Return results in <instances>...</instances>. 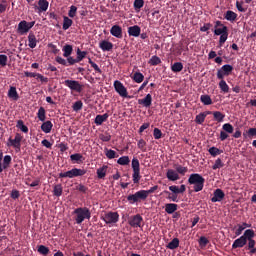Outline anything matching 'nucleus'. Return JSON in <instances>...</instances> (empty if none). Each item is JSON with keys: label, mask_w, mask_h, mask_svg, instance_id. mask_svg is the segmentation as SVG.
<instances>
[{"label": "nucleus", "mask_w": 256, "mask_h": 256, "mask_svg": "<svg viewBox=\"0 0 256 256\" xmlns=\"http://www.w3.org/2000/svg\"><path fill=\"white\" fill-rule=\"evenodd\" d=\"M255 238V231L252 229L245 230V234L243 236H240L238 239H235L233 241L232 248L233 250L239 249V248H245V251H249L250 255H255L256 253V242L254 240Z\"/></svg>", "instance_id": "nucleus-1"}, {"label": "nucleus", "mask_w": 256, "mask_h": 256, "mask_svg": "<svg viewBox=\"0 0 256 256\" xmlns=\"http://www.w3.org/2000/svg\"><path fill=\"white\" fill-rule=\"evenodd\" d=\"M117 163L120 166H127L130 164L132 168V184H140L142 176H140V161L137 160V158H132V160H130L129 157L123 156L118 158Z\"/></svg>", "instance_id": "nucleus-2"}, {"label": "nucleus", "mask_w": 256, "mask_h": 256, "mask_svg": "<svg viewBox=\"0 0 256 256\" xmlns=\"http://www.w3.org/2000/svg\"><path fill=\"white\" fill-rule=\"evenodd\" d=\"M88 53L86 51H81V49H76V58H73L71 56L68 57H64L61 58L60 56H57V58H55V61H57V64L65 66V67H69V66H73L74 64H78L81 61H83V59L86 58V55Z\"/></svg>", "instance_id": "nucleus-3"}, {"label": "nucleus", "mask_w": 256, "mask_h": 256, "mask_svg": "<svg viewBox=\"0 0 256 256\" xmlns=\"http://www.w3.org/2000/svg\"><path fill=\"white\" fill-rule=\"evenodd\" d=\"M213 35L221 36L218 38V47H222L225 41L228 40V27L223 25L221 21H216L213 25Z\"/></svg>", "instance_id": "nucleus-4"}, {"label": "nucleus", "mask_w": 256, "mask_h": 256, "mask_svg": "<svg viewBox=\"0 0 256 256\" xmlns=\"http://www.w3.org/2000/svg\"><path fill=\"white\" fill-rule=\"evenodd\" d=\"M186 182L191 185V188L194 189L195 193L201 192L203 190V184L206 183V179L201 176V174L193 173L189 175V179Z\"/></svg>", "instance_id": "nucleus-5"}, {"label": "nucleus", "mask_w": 256, "mask_h": 256, "mask_svg": "<svg viewBox=\"0 0 256 256\" xmlns=\"http://www.w3.org/2000/svg\"><path fill=\"white\" fill-rule=\"evenodd\" d=\"M74 215V221L76 222V225H81L84 220L91 219V211L86 207L74 209Z\"/></svg>", "instance_id": "nucleus-6"}, {"label": "nucleus", "mask_w": 256, "mask_h": 256, "mask_svg": "<svg viewBox=\"0 0 256 256\" xmlns=\"http://www.w3.org/2000/svg\"><path fill=\"white\" fill-rule=\"evenodd\" d=\"M172 193H170V192ZM169 191H164V194L167 195V199L172 202H179L178 198H176V195L182 194L186 191V186H169Z\"/></svg>", "instance_id": "nucleus-7"}, {"label": "nucleus", "mask_w": 256, "mask_h": 256, "mask_svg": "<svg viewBox=\"0 0 256 256\" xmlns=\"http://www.w3.org/2000/svg\"><path fill=\"white\" fill-rule=\"evenodd\" d=\"M120 215L118 212L109 211L101 215V220L106 223L109 227H113L118 223Z\"/></svg>", "instance_id": "nucleus-8"}, {"label": "nucleus", "mask_w": 256, "mask_h": 256, "mask_svg": "<svg viewBox=\"0 0 256 256\" xmlns=\"http://www.w3.org/2000/svg\"><path fill=\"white\" fill-rule=\"evenodd\" d=\"M83 175H86V170L71 168V170L69 171H66L64 173H59V178L73 179V178L83 177Z\"/></svg>", "instance_id": "nucleus-9"}, {"label": "nucleus", "mask_w": 256, "mask_h": 256, "mask_svg": "<svg viewBox=\"0 0 256 256\" xmlns=\"http://www.w3.org/2000/svg\"><path fill=\"white\" fill-rule=\"evenodd\" d=\"M34 27V21L27 22L25 20L20 21V23H17V34L19 35H26L27 33H32L29 32V30Z\"/></svg>", "instance_id": "nucleus-10"}, {"label": "nucleus", "mask_w": 256, "mask_h": 256, "mask_svg": "<svg viewBox=\"0 0 256 256\" xmlns=\"http://www.w3.org/2000/svg\"><path fill=\"white\" fill-rule=\"evenodd\" d=\"M148 196H149V193H134V194L128 195V197H126V199H128V203H130V205H132V204H137L140 202H145V200H147Z\"/></svg>", "instance_id": "nucleus-11"}, {"label": "nucleus", "mask_w": 256, "mask_h": 256, "mask_svg": "<svg viewBox=\"0 0 256 256\" xmlns=\"http://www.w3.org/2000/svg\"><path fill=\"white\" fill-rule=\"evenodd\" d=\"M21 142L22 135L17 133L15 134V138H8V144H6V146L14 148L15 152H20Z\"/></svg>", "instance_id": "nucleus-12"}, {"label": "nucleus", "mask_w": 256, "mask_h": 256, "mask_svg": "<svg viewBox=\"0 0 256 256\" xmlns=\"http://www.w3.org/2000/svg\"><path fill=\"white\" fill-rule=\"evenodd\" d=\"M230 73H233V66H230L229 64L223 65L218 69L216 78L218 80H223L224 77L230 76Z\"/></svg>", "instance_id": "nucleus-13"}, {"label": "nucleus", "mask_w": 256, "mask_h": 256, "mask_svg": "<svg viewBox=\"0 0 256 256\" xmlns=\"http://www.w3.org/2000/svg\"><path fill=\"white\" fill-rule=\"evenodd\" d=\"M64 86L76 93H81V91L83 90V86L76 80H64Z\"/></svg>", "instance_id": "nucleus-14"}, {"label": "nucleus", "mask_w": 256, "mask_h": 256, "mask_svg": "<svg viewBox=\"0 0 256 256\" xmlns=\"http://www.w3.org/2000/svg\"><path fill=\"white\" fill-rule=\"evenodd\" d=\"M113 88L115 89V93H118L120 97L127 98V89L119 80L113 82Z\"/></svg>", "instance_id": "nucleus-15"}, {"label": "nucleus", "mask_w": 256, "mask_h": 256, "mask_svg": "<svg viewBox=\"0 0 256 256\" xmlns=\"http://www.w3.org/2000/svg\"><path fill=\"white\" fill-rule=\"evenodd\" d=\"M128 225L132 228H142V216H140V214L130 216V218H128Z\"/></svg>", "instance_id": "nucleus-16"}, {"label": "nucleus", "mask_w": 256, "mask_h": 256, "mask_svg": "<svg viewBox=\"0 0 256 256\" xmlns=\"http://www.w3.org/2000/svg\"><path fill=\"white\" fill-rule=\"evenodd\" d=\"M12 161V158L8 155L3 156V153L0 152V173H3L4 169H7V167L10 166V162Z\"/></svg>", "instance_id": "nucleus-17"}, {"label": "nucleus", "mask_w": 256, "mask_h": 256, "mask_svg": "<svg viewBox=\"0 0 256 256\" xmlns=\"http://www.w3.org/2000/svg\"><path fill=\"white\" fill-rule=\"evenodd\" d=\"M110 36H113L117 39H123V28H120L119 25H113L110 27Z\"/></svg>", "instance_id": "nucleus-18"}, {"label": "nucleus", "mask_w": 256, "mask_h": 256, "mask_svg": "<svg viewBox=\"0 0 256 256\" xmlns=\"http://www.w3.org/2000/svg\"><path fill=\"white\" fill-rule=\"evenodd\" d=\"M225 198V193H223V190L216 189L213 191V197L211 198V203L221 202Z\"/></svg>", "instance_id": "nucleus-19"}, {"label": "nucleus", "mask_w": 256, "mask_h": 256, "mask_svg": "<svg viewBox=\"0 0 256 256\" xmlns=\"http://www.w3.org/2000/svg\"><path fill=\"white\" fill-rule=\"evenodd\" d=\"M137 105H142V107L149 108L152 106V95L147 94L145 98L137 100Z\"/></svg>", "instance_id": "nucleus-20"}, {"label": "nucleus", "mask_w": 256, "mask_h": 256, "mask_svg": "<svg viewBox=\"0 0 256 256\" xmlns=\"http://www.w3.org/2000/svg\"><path fill=\"white\" fill-rule=\"evenodd\" d=\"M25 77L35 78L37 80H40V82L42 83H47L49 81L47 77H44L42 74L39 73L25 72Z\"/></svg>", "instance_id": "nucleus-21"}, {"label": "nucleus", "mask_w": 256, "mask_h": 256, "mask_svg": "<svg viewBox=\"0 0 256 256\" xmlns=\"http://www.w3.org/2000/svg\"><path fill=\"white\" fill-rule=\"evenodd\" d=\"M27 46L30 47V49L37 47V37L34 36L33 32H30V34L27 35Z\"/></svg>", "instance_id": "nucleus-22"}, {"label": "nucleus", "mask_w": 256, "mask_h": 256, "mask_svg": "<svg viewBox=\"0 0 256 256\" xmlns=\"http://www.w3.org/2000/svg\"><path fill=\"white\" fill-rule=\"evenodd\" d=\"M35 8L37 11H40V13L47 12V9L49 8V2L47 0H40L37 2V6Z\"/></svg>", "instance_id": "nucleus-23"}, {"label": "nucleus", "mask_w": 256, "mask_h": 256, "mask_svg": "<svg viewBox=\"0 0 256 256\" xmlns=\"http://www.w3.org/2000/svg\"><path fill=\"white\" fill-rule=\"evenodd\" d=\"M98 48H100L103 52H109L113 50V43L103 40L101 43H98Z\"/></svg>", "instance_id": "nucleus-24"}, {"label": "nucleus", "mask_w": 256, "mask_h": 256, "mask_svg": "<svg viewBox=\"0 0 256 256\" xmlns=\"http://www.w3.org/2000/svg\"><path fill=\"white\" fill-rule=\"evenodd\" d=\"M208 115H211V111L201 112L199 115H196L194 122L198 125H202Z\"/></svg>", "instance_id": "nucleus-25"}, {"label": "nucleus", "mask_w": 256, "mask_h": 256, "mask_svg": "<svg viewBox=\"0 0 256 256\" xmlns=\"http://www.w3.org/2000/svg\"><path fill=\"white\" fill-rule=\"evenodd\" d=\"M141 30H140V26H130L128 27V36L130 37H137V36H140Z\"/></svg>", "instance_id": "nucleus-26"}, {"label": "nucleus", "mask_w": 256, "mask_h": 256, "mask_svg": "<svg viewBox=\"0 0 256 256\" xmlns=\"http://www.w3.org/2000/svg\"><path fill=\"white\" fill-rule=\"evenodd\" d=\"M176 209H178V205H176L175 203L164 204V212L169 215L174 214V212H176Z\"/></svg>", "instance_id": "nucleus-27"}, {"label": "nucleus", "mask_w": 256, "mask_h": 256, "mask_svg": "<svg viewBox=\"0 0 256 256\" xmlns=\"http://www.w3.org/2000/svg\"><path fill=\"white\" fill-rule=\"evenodd\" d=\"M69 159L71 160V162H74L76 164H81L83 163V161H85V158H83L80 153L71 154V156H69Z\"/></svg>", "instance_id": "nucleus-28"}, {"label": "nucleus", "mask_w": 256, "mask_h": 256, "mask_svg": "<svg viewBox=\"0 0 256 256\" xmlns=\"http://www.w3.org/2000/svg\"><path fill=\"white\" fill-rule=\"evenodd\" d=\"M107 120H108V113L103 115H96V119L93 120V123H95L96 126H101Z\"/></svg>", "instance_id": "nucleus-29"}, {"label": "nucleus", "mask_w": 256, "mask_h": 256, "mask_svg": "<svg viewBox=\"0 0 256 256\" xmlns=\"http://www.w3.org/2000/svg\"><path fill=\"white\" fill-rule=\"evenodd\" d=\"M179 173L174 172V170H167V179L171 182H175L177 180H179Z\"/></svg>", "instance_id": "nucleus-30"}, {"label": "nucleus", "mask_w": 256, "mask_h": 256, "mask_svg": "<svg viewBox=\"0 0 256 256\" xmlns=\"http://www.w3.org/2000/svg\"><path fill=\"white\" fill-rule=\"evenodd\" d=\"M236 18H238V14L230 10L226 11V14L223 15V19L230 22H234Z\"/></svg>", "instance_id": "nucleus-31"}, {"label": "nucleus", "mask_w": 256, "mask_h": 256, "mask_svg": "<svg viewBox=\"0 0 256 256\" xmlns=\"http://www.w3.org/2000/svg\"><path fill=\"white\" fill-rule=\"evenodd\" d=\"M8 98L12 99V101H17V99H20V96L17 95V90L15 87L11 86L8 90Z\"/></svg>", "instance_id": "nucleus-32"}, {"label": "nucleus", "mask_w": 256, "mask_h": 256, "mask_svg": "<svg viewBox=\"0 0 256 256\" xmlns=\"http://www.w3.org/2000/svg\"><path fill=\"white\" fill-rule=\"evenodd\" d=\"M256 137V128H249L248 131L243 133V139H252Z\"/></svg>", "instance_id": "nucleus-33"}, {"label": "nucleus", "mask_w": 256, "mask_h": 256, "mask_svg": "<svg viewBox=\"0 0 256 256\" xmlns=\"http://www.w3.org/2000/svg\"><path fill=\"white\" fill-rule=\"evenodd\" d=\"M53 127V124H51V121H44L42 123L41 129L44 134H49L51 132V128Z\"/></svg>", "instance_id": "nucleus-34"}, {"label": "nucleus", "mask_w": 256, "mask_h": 256, "mask_svg": "<svg viewBox=\"0 0 256 256\" xmlns=\"http://www.w3.org/2000/svg\"><path fill=\"white\" fill-rule=\"evenodd\" d=\"M37 119L44 122L47 119V111L44 110V107H40L37 110Z\"/></svg>", "instance_id": "nucleus-35"}, {"label": "nucleus", "mask_w": 256, "mask_h": 256, "mask_svg": "<svg viewBox=\"0 0 256 256\" xmlns=\"http://www.w3.org/2000/svg\"><path fill=\"white\" fill-rule=\"evenodd\" d=\"M144 80H145V76L142 75V73L135 72L134 74H132V81H135V83L140 84Z\"/></svg>", "instance_id": "nucleus-36"}, {"label": "nucleus", "mask_w": 256, "mask_h": 256, "mask_svg": "<svg viewBox=\"0 0 256 256\" xmlns=\"http://www.w3.org/2000/svg\"><path fill=\"white\" fill-rule=\"evenodd\" d=\"M218 89H221V93L226 94L230 91V88L228 87V84L225 83V80H221V82H218Z\"/></svg>", "instance_id": "nucleus-37"}, {"label": "nucleus", "mask_w": 256, "mask_h": 256, "mask_svg": "<svg viewBox=\"0 0 256 256\" xmlns=\"http://www.w3.org/2000/svg\"><path fill=\"white\" fill-rule=\"evenodd\" d=\"M200 101H201V104H204V106H211L213 104V101L211 100V96H208V95H201Z\"/></svg>", "instance_id": "nucleus-38"}, {"label": "nucleus", "mask_w": 256, "mask_h": 256, "mask_svg": "<svg viewBox=\"0 0 256 256\" xmlns=\"http://www.w3.org/2000/svg\"><path fill=\"white\" fill-rule=\"evenodd\" d=\"M211 115H213V120H216L218 123L223 122V119L225 118V115L220 111L211 112Z\"/></svg>", "instance_id": "nucleus-39"}, {"label": "nucleus", "mask_w": 256, "mask_h": 256, "mask_svg": "<svg viewBox=\"0 0 256 256\" xmlns=\"http://www.w3.org/2000/svg\"><path fill=\"white\" fill-rule=\"evenodd\" d=\"M176 248H179V238H174L167 244L169 250H175Z\"/></svg>", "instance_id": "nucleus-40"}, {"label": "nucleus", "mask_w": 256, "mask_h": 256, "mask_svg": "<svg viewBox=\"0 0 256 256\" xmlns=\"http://www.w3.org/2000/svg\"><path fill=\"white\" fill-rule=\"evenodd\" d=\"M107 169H108V166L103 165V166H101V168H98L96 170V175H97L98 179L105 178V171H107Z\"/></svg>", "instance_id": "nucleus-41"}, {"label": "nucleus", "mask_w": 256, "mask_h": 256, "mask_svg": "<svg viewBox=\"0 0 256 256\" xmlns=\"http://www.w3.org/2000/svg\"><path fill=\"white\" fill-rule=\"evenodd\" d=\"M37 253H40V255H42V256H47V255H49V248L44 245H38Z\"/></svg>", "instance_id": "nucleus-42"}, {"label": "nucleus", "mask_w": 256, "mask_h": 256, "mask_svg": "<svg viewBox=\"0 0 256 256\" xmlns=\"http://www.w3.org/2000/svg\"><path fill=\"white\" fill-rule=\"evenodd\" d=\"M143 6H145V0H135L132 2V8H135V11H139Z\"/></svg>", "instance_id": "nucleus-43"}, {"label": "nucleus", "mask_w": 256, "mask_h": 256, "mask_svg": "<svg viewBox=\"0 0 256 256\" xmlns=\"http://www.w3.org/2000/svg\"><path fill=\"white\" fill-rule=\"evenodd\" d=\"M62 52H64L63 56L64 57H69L71 56V53L73 52V47L69 44L64 45V47H62Z\"/></svg>", "instance_id": "nucleus-44"}, {"label": "nucleus", "mask_w": 256, "mask_h": 256, "mask_svg": "<svg viewBox=\"0 0 256 256\" xmlns=\"http://www.w3.org/2000/svg\"><path fill=\"white\" fill-rule=\"evenodd\" d=\"M72 24H73V21L69 17L64 16V22L62 24V29L64 31L69 30V28H71Z\"/></svg>", "instance_id": "nucleus-45"}, {"label": "nucleus", "mask_w": 256, "mask_h": 256, "mask_svg": "<svg viewBox=\"0 0 256 256\" xmlns=\"http://www.w3.org/2000/svg\"><path fill=\"white\" fill-rule=\"evenodd\" d=\"M147 64H150V66H158L159 64H162V60L157 56H152Z\"/></svg>", "instance_id": "nucleus-46"}, {"label": "nucleus", "mask_w": 256, "mask_h": 256, "mask_svg": "<svg viewBox=\"0 0 256 256\" xmlns=\"http://www.w3.org/2000/svg\"><path fill=\"white\" fill-rule=\"evenodd\" d=\"M183 69H184V65L181 64V62H175L174 64H172V72L174 73H179Z\"/></svg>", "instance_id": "nucleus-47"}, {"label": "nucleus", "mask_w": 256, "mask_h": 256, "mask_svg": "<svg viewBox=\"0 0 256 256\" xmlns=\"http://www.w3.org/2000/svg\"><path fill=\"white\" fill-rule=\"evenodd\" d=\"M147 142H145V140L143 139H140V140H137V149H140V151L142 152H147Z\"/></svg>", "instance_id": "nucleus-48"}, {"label": "nucleus", "mask_w": 256, "mask_h": 256, "mask_svg": "<svg viewBox=\"0 0 256 256\" xmlns=\"http://www.w3.org/2000/svg\"><path fill=\"white\" fill-rule=\"evenodd\" d=\"M16 127H17V129H20V131H21L22 133L27 134L28 128H27V126H25V123L22 122V120H17V125H16Z\"/></svg>", "instance_id": "nucleus-49"}, {"label": "nucleus", "mask_w": 256, "mask_h": 256, "mask_svg": "<svg viewBox=\"0 0 256 256\" xmlns=\"http://www.w3.org/2000/svg\"><path fill=\"white\" fill-rule=\"evenodd\" d=\"M223 167H224L223 161L221 160V158H218V159H216V162L213 163V166H211V169H213V171H216Z\"/></svg>", "instance_id": "nucleus-50"}, {"label": "nucleus", "mask_w": 256, "mask_h": 256, "mask_svg": "<svg viewBox=\"0 0 256 256\" xmlns=\"http://www.w3.org/2000/svg\"><path fill=\"white\" fill-rule=\"evenodd\" d=\"M88 65H91V68H93V71H96L98 74H103V71L101 68H98V65L94 63L91 58H88Z\"/></svg>", "instance_id": "nucleus-51"}, {"label": "nucleus", "mask_w": 256, "mask_h": 256, "mask_svg": "<svg viewBox=\"0 0 256 256\" xmlns=\"http://www.w3.org/2000/svg\"><path fill=\"white\" fill-rule=\"evenodd\" d=\"M157 189H158V186L156 185V186L150 187L149 190H139V191H137V192H135V193H136V194H152V193H154L155 191H157Z\"/></svg>", "instance_id": "nucleus-52"}, {"label": "nucleus", "mask_w": 256, "mask_h": 256, "mask_svg": "<svg viewBox=\"0 0 256 256\" xmlns=\"http://www.w3.org/2000/svg\"><path fill=\"white\" fill-rule=\"evenodd\" d=\"M208 154L211 155V157H216L218 155H221V150H219L216 147L208 148Z\"/></svg>", "instance_id": "nucleus-53"}, {"label": "nucleus", "mask_w": 256, "mask_h": 256, "mask_svg": "<svg viewBox=\"0 0 256 256\" xmlns=\"http://www.w3.org/2000/svg\"><path fill=\"white\" fill-rule=\"evenodd\" d=\"M61 192H63V188H61V184L54 185V190H53L54 197H61Z\"/></svg>", "instance_id": "nucleus-54"}, {"label": "nucleus", "mask_w": 256, "mask_h": 256, "mask_svg": "<svg viewBox=\"0 0 256 256\" xmlns=\"http://www.w3.org/2000/svg\"><path fill=\"white\" fill-rule=\"evenodd\" d=\"M222 129L223 133L233 134V125H230V123L223 124Z\"/></svg>", "instance_id": "nucleus-55"}, {"label": "nucleus", "mask_w": 256, "mask_h": 256, "mask_svg": "<svg viewBox=\"0 0 256 256\" xmlns=\"http://www.w3.org/2000/svg\"><path fill=\"white\" fill-rule=\"evenodd\" d=\"M106 158H108V159L118 158V153H115L114 150L106 149Z\"/></svg>", "instance_id": "nucleus-56"}, {"label": "nucleus", "mask_w": 256, "mask_h": 256, "mask_svg": "<svg viewBox=\"0 0 256 256\" xmlns=\"http://www.w3.org/2000/svg\"><path fill=\"white\" fill-rule=\"evenodd\" d=\"M83 108V103L81 101L74 102V105L71 106V109L74 110V112L81 111Z\"/></svg>", "instance_id": "nucleus-57"}, {"label": "nucleus", "mask_w": 256, "mask_h": 256, "mask_svg": "<svg viewBox=\"0 0 256 256\" xmlns=\"http://www.w3.org/2000/svg\"><path fill=\"white\" fill-rule=\"evenodd\" d=\"M152 137H155V140L162 139V130L155 128V130L152 131Z\"/></svg>", "instance_id": "nucleus-58"}, {"label": "nucleus", "mask_w": 256, "mask_h": 256, "mask_svg": "<svg viewBox=\"0 0 256 256\" xmlns=\"http://www.w3.org/2000/svg\"><path fill=\"white\" fill-rule=\"evenodd\" d=\"M206 245H208V239L204 236H201V238H199V247L203 249L206 248Z\"/></svg>", "instance_id": "nucleus-59"}, {"label": "nucleus", "mask_w": 256, "mask_h": 256, "mask_svg": "<svg viewBox=\"0 0 256 256\" xmlns=\"http://www.w3.org/2000/svg\"><path fill=\"white\" fill-rule=\"evenodd\" d=\"M175 170L177 171H174V173H179L181 175H185L187 171H189V169H187L186 167H183V166H177L175 167Z\"/></svg>", "instance_id": "nucleus-60"}, {"label": "nucleus", "mask_w": 256, "mask_h": 256, "mask_svg": "<svg viewBox=\"0 0 256 256\" xmlns=\"http://www.w3.org/2000/svg\"><path fill=\"white\" fill-rule=\"evenodd\" d=\"M76 10H77L76 6H70L69 13H68L69 17H66V18L76 17Z\"/></svg>", "instance_id": "nucleus-61"}, {"label": "nucleus", "mask_w": 256, "mask_h": 256, "mask_svg": "<svg viewBox=\"0 0 256 256\" xmlns=\"http://www.w3.org/2000/svg\"><path fill=\"white\" fill-rule=\"evenodd\" d=\"M7 66V56L6 55H0V67Z\"/></svg>", "instance_id": "nucleus-62"}, {"label": "nucleus", "mask_w": 256, "mask_h": 256, "mask_svg": "<svg viewBox=\"0 0 256 256\" xmlns=\"http://www.w3.org/2000/svg\"><path fill=\"white\" fill-rule=\"evenodd\" d=\"M10 198L12 199L20 198V191L12 190V192L10 193Z\"/></svg>", "instance_id": "nucleus-63"}, {"label": "nucleus", "mask_w": 256, "mask_h": 256, "mask_svg": "<svg viewBox=\"0 0 256 256\" xmlns=\"http://www.w3.org/2000/svg\"><path fill=\"white\" fill-rule=\"evenodd\" d=\"M100 139L102 142H110V135L109 134H101Z\"/></svg>", "instance_id": "nucleus-64"}]
</instances>
